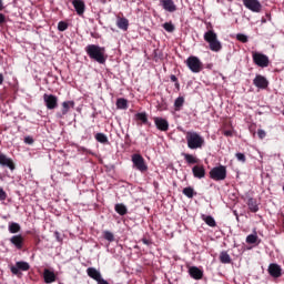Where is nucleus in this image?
I'll return each mask as SVG.
<instances>
[{
    "label": "nucleus",
    "instance_id": "obj_31",
    "mask_svg": "<svg viewBox=\"0 0 284 284\" xmlns=\"http://www.w3.org/2000/svg\"><path fill=\"white\" fill-rule=\"evenodd\" d=\"M183 103H185V98L179 97L178 99H175L174 101L175 112H179L181 108H183Z\"/></svg>",
    "mask_w": 284,
    "mask_h": 284
},
{
    "label": "nucleus",
    "instance_id": "obj_26",
    "mask_svg": "<svg viewBox=\"0 0 284 284\" xmlns=\"http://www.w3.org/2000/svg\"><path fill=\"white\" fill-rule=\"evenodd\" d=\"M114 210L120 216H125V214H128V206L123 203L115 204Z\"/></svg>",
    "mask_w": 284,
    "mask_h": 284
},
{
    "label": "nucleus",
    "instance_id": "obj_28",
    "mask_svg": "<svg viewBox=\"0 0 284 284\" xmlns=\"http://www.w3.org/2000/svg\"><path fill=\"white\" fill-rule=\"evenodd\" d=\"M182 194H184V196L187 199H194V196H196V192L192 186L184 187Z\"/></svg>",
    "mask_w": 284,
    "mask_h": 284
},
{
    "label": "nucleus",
    "instance_id": "obj_36",
    "mask_svg": "<svg viewBox=\"0 0 284 284\" xmlns=\"http://www.w3.org/2000/svg\"><path fill=\"white\" fill-rule=\"evenodd\" d=\"M68 28H69V24H68V22H65V21H60V22L58 23V30H59V32H65V30H68Z\"/></svg>",
    "mask_w": 284,
    "mask_h": 284
},
{
    "label": "nucleus",
    "instance_id": "obj_40",
    "mask_svg": "<svg viewBox=\"0 0 284 284\" xmlns=\"http://www.w3.org/2000/svg\"><path fill=\"white\" fill-rule=\"evenodd\" d=\"M235 156L237 161H240V163H245L247 161V159L245 158V154L243 153H236Z\"/></svg>",
    "mask_w": 284,
    "mask_h": 284
},
{
    "label": "nucleus",
    "instance_id": "obj_2",
    "mask_svg": "<svg viewBox=\"0 0 284 284\" xmlns=\"http://www.w3.org/2000/svg\"><path fill=\"white\" fill-rule=\"evenodd\" d=\"M185 139L189 150H201L205 145V139L194 131H187Z\"/></svg>",
    "mask_w": 284,
    "mask_h": 284
},
{
    "label": "nucleus",
    "instance_id": "obj_37",
    "mask_svg": "<svg viewBox=\"0 0 284 284\" xmlns=\"http://www.w3.org/2000/svg\"><path fill=\"white\" fill-rule=\"evenodd\" d=\"M104 239H105V241H109L110 243H112V242H114V234L110 231H105Z\"/></svg>",
    "mask_w": 284,
    "mask_h": 284
},
{
    "label": "nucleus",
    "instance_id": "obj_23",
    "mask_svg": "<svg viewBox=\"0 0 284 284\" xmlns=\"http://www.w3.org/2000/svg\"><path fill=\"white\" fill-rule=\"evenodd\" d=\"M87 274H88V276H90V278H93V281H97V283L103 277V276H101V272H99L94 267H89L87 270Z\"/></svg>",
    "mask_w": 284,
    "mask_h": 284
},
{
    "label": "nucleus",
    "instance_id": "obj_38",
    "mask_svg": "<svg viewBox=\"0 0 284 284\" xmlns=\"http://www.w3.org/2000/svg\"><path fill=\"white\" fill-rule=\"evenodd\" d=\"M163 28L166 32H174L175 28L174 26L172 24V22H165L163 24Z\"/></svg>",
    "mask_w": 284,
    "mask_h": 284
},
{
    "label": "nucleus",
    "instance_id": "obj_1",
    "mask_svg": "<svg viewBox=\"0 0 284 284\" xmlns=\"http://www.w3.org/2000/svg\"><path fill=\"white\" fill-rule=\"evenodd\" d=\"M84 50L91 61H95L97 63H100V65H105V61H108L105 47H100L99 44H88Z\"/></svg>",
    "mask_w": 284,
    "mask_h": 284
},
{
    "label": "nucleus",
    "instance_id": "obj_41",
    "mask_svg": "<svg viewBox=\"0 0 284 284\" xmlns=\"http://www.w3.org/2000/svg\"><path fill=\"white\" fill-rule=\"evenodd\" d=\"M257 136L258 139L263 140L265 139V136H267V133L265 132V130L260 129L257 130Z\"/></svg>",
    "mask_w": 284,
    "mask_h": 284
},
{
    "label": "nucleus",
    "instance_id": "obj_22",
    "mask_svg": "<svg viewBox=\"0 0 284 284\" xmlns=\"http://www.w3.org/2000/svg\"><path fill=\"white\" fill-rule=\"evenodd\" d=\"M116 27L120 30H123L124 32H128V28H130V20H128V18L118 17Z\"/></svg>",
    "mask_w": 284,
    "mask_h": 284
},
{
    "label": "nucleus",
    "instance_id": "obj_7",
    "mask_svg": "<svg viewBox=\"0 0 284 284\" xmlns=\"http://www.w3.org/2000/svg\"><path fill=\"white\" fill-rule=\"evenodd\" d=\"M11 274L14 276H18V278H21L23 276V273L21 272H28L30 270V264L28 262H17L14 266L10 267Z\"/></svg>",
    "mask_w": 284,
    "mask_h": 284
},
{
    "label": "nucleus",
    "instance_id": "obj_49",
    "mask_svg": "<svg viewBox=\"0 0 284 284\" xmlns=\"http://www.w3.org/2000/svg\"><path fill=\"white\" fill-rule=\"evenodd\" d=\"M0 85H3V73H0Z\"/></svg>",
    "mask_w": 284,
    "mask_h": 284
},
{
    "label": "nucleus",
    "instance_id": "obj_35",
    "mask_svg": "<svg viewBox=\"0 0 284 284\" xmlns=\"http://www.w3.org/2000/svg\"><path fill=\"white\" fill-rule=\"evenodd\" d=\"M256 241H258V235L255 234H250L246 236V243L248 245H254V243H256Z\"/></svg>",
    "mask_w": 284,
    "mask_h": 284
},
{
    "label": "nucleus",
    "instance_id": "obj_3",
    "mask_svg": "<svg viewBox=\"0 0 284 284\" xmlns=\"http://www.w3.org/2000/svg\"><path fill=\"white\" fill-rule=\"evenodd\" d=\"M204 41L209 43L212 52H221V50H223V45L221 44V41H219V36L214 30H209L204 33Z\"/></svg>",
    "mask_w": 284,
    "mask_h": 284
},
{
    "label": "nucleus",
    "instance_id": "obj_9",
    "mask_svg": "<svg viewBox=\"0 0 284 284\" xmlns=\"http://www.w3.org/2000/svg\"><path fill=\"white\" fill-rule=\"evenodd\" d=\"M43 102L47 110H57L59 108V98L54 94H43Z\"/></svg>",
    "mask_w": 284,
    "mask_h": 284
},
{
    "label": "nucleus",
    "instance_id": "obj_24",
    "mask_svg": "<svg viewBox=\"0 0 284 284\" xmlns=\"http://www.w3.org/2000/svg\"><path fill=\"white\" fill-rule=\"evenodd\" d=\"M246 205L248 206L250 212L256 214L258 212V202L254 197H248Z\"/></svg>",
    "mask_w": 284,
    "mask_h": 284
},
{
    "label": "nucleus",
    "instance_id": "obj_52",
    "mask_svg": "<svg viewBox=\"0 0 284 284\" xmlns=\"http://www.w3.org/2000/svg\"><path fill=\"white\" fill-rule=\"evenodd\" d=\"M2 219H8V216H2Z\"/></svg>",
    "mask_w": 284,
    "mask_h": 284
},
{
    "label": "nucleus",
    "instance_id": "obj_29",
    "mask_svg": "<svg viewBox=\"0 0 284 284\" xmlns=\"http://www.w3.org/2000/svg\"><path fill=\"white\" fill-rule=\"evenodd\" d=\"M115 105L118 110H128V100L125 98H119Z\"/></svg>",
    "mask_w": 284,
    "mask_h": 284
},
{
    "label": "nucleus",
    "instance_id": "obj_47",
    "mask_svg": "<svg viewBox=\"0 0 284 284\" xmlns=\"http://www.w3.org/2000/svg\"><path fill=\"white\" fill-rule=\"evenodd\" d=\"M170 79L173 83H176L179 81V78H176V75L174 74H171Z\"/></svg>",
    "mask_w": 284,
    "mask_h": 284
},
{
    "label": "nucleus",
    "instance_id": "obj_6",
    "mask_svg": "<svg viewBox=\"0 0 284 284\" xmlns=\"http://www.w3.org/2000/svg\"><path fill=\"white\" fill-rule=\"evenodd\" d=\"M131 161L133 163V168L139 170V172H148V164L145 163V159L143 155L135 153L131 156Z\"/></svg>",
    "mask_w": 284,
    "mask_h": 284
},
{
    "label": "nucleus",
    "instance_id": "obj_51",
    "mask_svg": "<svg viewBox=\"0 0 284 284\" xmlns=\"http://www.w3.org/2000/svg\"><path fill=\"white\" fill-rule=\"evenodd\" d=\"M207 68H212V64H209Z\"/></svg>",
    "mask_w": 284,
    "mask_h": 284
},
{
    "label": "nucleus",
    "instance_id": "obj_13",
    "mask_svg": "<svg viewBox=\"0 0 284 284\" xmlns=\"http://www.w3.org/2000/svg\"><path fill=\"white\" fill-rule=\"evenodd\" d=\"M74 105L77 103L73 100L62 102L61 113H57L58 119H63L70 112V109L74 110Z\"/></svg>",
    "mask_w": 284,
    "mask_h": 284
},
{
    "label": "nucleus",
    "instance_id": "obj_30",
    "mask_svg": "<svg viewBox=\"0 0 284 284\" xmlns=\"http://www.w3.org/2000/svg\"><path fill=\"white\" fill-rule=\"evenodd\" d=\"M202 219L209 227H216V221L211 215H203Z\"/></svg>",
    "mask_w": 284,
    "mask_h": 284
},
{
    "label": "nucleus",
    "instance_id": "obj_43",
    "mask_svg": "<svg viewBox=\"0 0 284 284\" xmlns=\"http://www.w3.org/2000/svg\"><path fill=\"white\" fill-rule=\"evenodd\" d=\"M24 143H27L28 145H32V143H34V139L32 136H26Z\"/></svg>",
    "mask_w": 284,
    "mask_h": 284
},
{
    "label": "nucleus",
    "instance_id": "obj_15",
    "mask_svg": "<svg viewBox=\"0 0 284 284\" xmlns=\"http://www.w3.org/2000/svg\"><path fill=\"white\" fill-rule=\"evenodd\" d=\"M253 84L255 85V88H258L260 90H265L267 85H270V82L265 77L258 74L253 80Z\"/></svg>",
    "mask_w": 284,
    "mask_h": 284
},
{
    "label": "nucleus",
    "instance_id": "obj_21",
    "mask_svg": "<svg viewBox=\"0 0 284 284\" xmlns=\"http://www.w3.org/2000/svg\"><path fill=\"white\" fill-rule=\"evenodd\" d=\"M161 4L166 12H176V4L173 0H161Z\"/></svg>",
    "mask_w": 284,
    "mask_h": 284
},
{
    "label": "nucleus",
    "instance_id": "obj_19",
    "mask_svg": "<svg viewBox=\"0 0 284 284\" xmlns=\"http://www.w3.org/2000/svg\"><path fill=\"white\" fill-rule=\"evenodd\" d=\"M192 172L195 179H205V166L195 165L192 168Z\"/></svg>",
    "mask_w": 284,
    "mask_h": 284
},
{
    "label": "nucleus",
    "instance_id": "obj_14",
    "mask_svg": "<svg viewBox=\"0 0 284 284\" xmlns=\"http://www.w3.org/2000/svg\"><path fill=\"white\" fill-rule=\"evenodd\" d=\"M154 124L160 132H168L170 130V122H168L163 118L155 116L154 119Z\"/></svg>",
    "mask_w": 284,
    "mask_h": 284
},
{
    "label": "nucleus",
    "instance_id": "obj_18",
    "mask_svg": "<svg viewBox=\"0 0 284 284\" xmlns=\"http://www.w3.org/2000/svg\"><path fill=\"white\" fill-rule=\"evenodd\" d=\"M189 274L191 278H194V281H201V278H203V270L196 266H191L189 268Z\"/></svg>",
    "mask_w": 284,
    "mask_h": 284
},
{
    "label": "nucleus",
    "instance_id": "obj_48",
    "mask_svg": "<svg viewBox=\"0 0 284 284\" xmlns=\"http://www.w3.org/2000/svg\"><path fill=\"white\" fill-rule=\"evenodd\" d=\"M6 7L3 6V0H0V12L4 9Z\"/></svg>",
    "mask_w": 284,
    "mask_h": 284
},
{
    "label": "nucleus",
    "instance_id": "obj_45",
    "mask_svg": "<svg viewBox=\"0 0 284 284\" xmlns=\"http://www.w3.org/2000/svg\"><path fill=\"white\" fill-rule=\"evenodd\" d=\"M142 243H143L144 245H152V241L149 240V239H146V237H143V239H142Z\"/></svg>",
    "mask_w": 284,
    "mask_h": 284
},
{
    "label": "nucleus",
    "instance_id": "obj_11",
    "mask_svg": "<svg viewBox=\"0 0 284 284\" xmlns=\"http://www.w3.org/2000/svg\"><path fill=\"white\" fill-rule=\"evenodd\" d=\"M267 272L272 278H281L283 276V268L276 263H271L268 265Z\"/></svg>",
    "mask_w": 284,
    "mask_h": 284
},
{
    "label": "nucleus",
    "instance_id": "obj_4",
    "mask_svg": "<svg viewBox=\"0 0 284 284\" xmlns=\"http://www.w3.org/2000/svg\"><path fill=\"white\" fill-rule=\"evenodd\" d=\"M185 64L194 74H199V72H202L203 70V62H201V59L196 55H190L186 59Z\"/></svg>",
    "mask_w": 284,
    "mask_h": 284
},
{
    "label": "nucleus",
    "instance_id": "obj_20",
    "mask_svg": "<svg viewBox=\"0 0 284 284\" xmlns=\"http://www.w3.org/2000/svg\"><path fill=\"white\" fill-rule=\"evenodd\" d=\"M23 235H13L10 239V243L17 247V250H23Z\"/></svg>",
    "mask_w": 284,
    "mask_h": 284
},
{
    "label": "nucleus",
    "instance_id": "obj_34",
    "mask_svg": "<svg viewBox=\"0 0 284 284\" xmlns=\"http://www.w3.org/2000/svg\"><path fill=\"white\" fill-rule=\"evenodd\" d=\"M95 140L98 141V143H103V144L109 143L108 135L104 133H97Z\"/></svg>",
    "mask_w": 284,
    "mask_h": 284
},
{
    "label": "nucleus",
    "instance_id": "obj_17",
    "mask_svg": "<svg viewBox=\"0 0 284 284\" xmlns=\"http://www.w3.org/2000/svg\"><path fill=\"white\" fill-rule=\"evenodd\" d=\"M43 281L47 284L57 283V274L49 268H44L43 271Z\"/></svg>",
    "mask_w": 284,
    "mask_h": 284
},
{
    "label": "nucleus",
    "instance_id": "obj_50",
    "mask_svg": "<svg viewBox=\"0 0 284 284\" xmlns=\"http://www.w3.org/2000/svg\"><path fill=\"white\" fill-rule=\"evenodd\" d=\"M175 88H176V90H181V84L179 83V81L175 82Z\"/></svg>",
    "mask_w": 284,
    "mask_h": 284
},
{
    "label": "nucleus",
    "instance_id": "obj_46",
    "mask_svg": "<svg viewBox=\"0 0 284 284\" xmlns=\"http://www.w3.org/2000/svg\"><path fill=\"white\" fill-rule=\"evenodd\" d=\"M2 23H6V16H3V13H0V26Z\"/></svg>",
    "mask_w": 284,
    "mask_h": 284
},
{
    "label": "nucleus",
    "instance_id": "obj_12",
    "mask_svg": "<svg viewBox=\"0 0 284 284\" xmlns=\"http://www.w3.org/2000/svg\"><path fill=\"white\" fill-rule=\"evenodd\" d=\"M243 3L251 12H261L263 10V4L258 0H243Z\"/></svg>",
    "mask_w": 284,
    "mask_h": 284
},
{
    "label": "nucleus",
    "instance_id": "obj_8",
    "mask_svg": "<svg viewBox=\"0 0 284 284\" xmlns=\"http://www.w3.org/2000/svg\"><path fill=\"white\" fill-rule=\"evenodd\" d=\"M252 59L253 63H255V65H258V68H267L270 65V58L261 52H253Z\"/></svg>",
    "mask_w": 284,
    "mask_h": 284
},
{
    "label": "nucleus",
    "instance_id": "obj_32",
    "mask_svg": "<svg viewBox=\"0 0 284 284\" xmlns=\"http://www.w3.org/2000/svg\"><path fill=\"white\" fill-rule=\"evenodd\" d=\"M220 261L224 264H230L232 263V257H230V254H227V252L223 251L220 254Z\"/></svg>",
    "mask_w": 284,
    "mask_h": 284
},
{
    "label": "nucleus",
    "instance_id": "obj_27",
    "mask_svg": "<svg viewBox=\"0 0 284 284\" xmlns=\"http://www.w3.org/2000/svg\"><path fill=\"white\" fill-rule=\"evenodd\" d=\"M9 232L10 234H19L21 232V225L17 222L9 223Z\"/></svg>",
    "mask_w": 284,
    "mask_h": 284
},
{
    "label": "nucleus",
    "instance_id": "obj_42",
    "mask_svg": "<svg viewBox=\"0 0 284 284\" xmlns=\"http://www.w3.org/2000/svg\"><path fill=\"white\" fill-rule=\"evenodd\" d=\"M8 199V193L3 191V187H0V201H6Z\"/></svg>",
    "mask_w": 284,
    "mask_h": 284
},
{
    "label": "nucleus",
    "instance_id": "obj_33",
    "mask_svg": "<svg viewBox=\"0 0 284 284\" xmlns=\"http://www.w3.org/2000/svg\"><path fill=\"white\" fill-rule=\"evenodd\" d=\"M135 119L138 121H141L144 125H148V113L145 112H141V113H136L135 114Z\"/></svg>",
    "mask_w": 284,
    "mask_h": 284
},
{
    "label": "nucleus",
    "instance_id": "obj_5",
    "mask_svg": "<svg viewBox=\"0 0 284 284\" xmlns=\"http://www.w3.org/2000/svg\"><path fill=\"white\" fill-rule=\"evenodd\" d=\"M210 178L213 181H225L227 179V169L224 165L215 166L210 171Z\"/></svg>",
    "mask_w": 284,
    "mask_h": 284
},
{
    "label": "nucleus",
    "instance_id": "obj_10",
    "mask_svg": "<svg viewBox=\"0 0 284 284\" xmlns=\"http://www.w3.org/2000/svg\"><path fill=\"white\" fill-rule=\"evenodd\" d=\"M0 166L8 168L9 170H11V172H14V170H17V164H14V161L3 153H0Z\"/></svg>",
    "mask_w": 284,
    "mask_h": 284
},
{
    "label": "nucleus",
    "instance_id": "obj_39",
    "mask_svg": "<svg viewBox=\"0 0 284 284\" xmlns=\"http://www.w3.org/2000/svg\"><path fill=\"white\" fill-rule=\"evenodd\" d=\"M236 39H237V41H241V43H247V36H245V34H243V33H239L237 36H236Z\"/></svg>",
    "mask_w": 284,
    "mask_h": 284
},
{
    "label": "nucleus",
    "instance_id": "obj_25",
    "mask_svg": "<svg viewBox=\"0 0 284 284\" xmlns=\"http://www.w3.org/2000/svg\"><path fill=\"white\" fill-rule=\"evenodd\" d=\"M182 156H184V161H186L189 165H196L200 161L196 156L190 153H182Z\"/></svg>",
    "mask_w": 284,
    "mask_h": 284
},
{
    "label": "nucleus",
    "instance_id": "obj_44",
    "mask_svg": "<svg viewBox=\"0 0 284 284\" xmlns=\"http://www.w3.org/2000/svg\"><path fill=\"white\" fill-rule=\"evenodd\" d=\"M224 136H234V132L232 130L223 131Z\"/></svg>",
    "mask_w": 284,
    "mask_h": 284
},
{
    "label": "nucleus",
    "instance_id": "obj_16",
    "mask_svg": "<svg viewBox=\"0 0 284 284\" xmlns=\"http://www.w3.org/2000/svg\"><path fill=\"white\" fill-rule=\"evenodd\" d=\"M72 6L79 17L85 14V2L83 0H73Z\"/></svg>",
    "mask_w": 284,
    "mask_h": 284
}]
</instances>
